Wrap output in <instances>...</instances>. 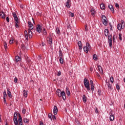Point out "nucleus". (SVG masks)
Masks as SVG:
<instances>
[{
    "label": "nucleus",
    "mask_w": 125,
    "mask_h": 125,
    "mask_svg": "<svg viewBox=\"0 0 125 125\" xmlns=\"http://www.w3.org/2000/svg\"><path fill=\"white\" fill-rule=\"evenodd\" d=\"M3 44L5 49H6L7 48V43H6V42H4Z\"/></svg>",
    "instance_id": "39"
},
{
    "label": "nucleus",
    "mask_w": 125,
    "mask_h": 125,
    "mask_svg": "<svg viewBox=\"0 0 125 125\" xmlns=\"http://www.w3.org/2000/svg\"><path fill=\"white\" fill-rule=\"evenodd\" d=\"M95 113L96 114H98L99 113V112H98V108H97V107L95 108Z\"/></svg>",
    "instance_id": "54"
},
{
    "label": "nucleus",
    "mask_w": 125,
    "mask_h": 125,
    "mask_svg": "<svg viewBox=\"0 0 125 125\" xmlns=\"http://www.w3.org/2000/svg\"><path fill=\"white\" fill-rule=\"evenodd\" d=\"M18 81V79L15 77V79H14V83H17V81Z\"/></svg>",
    "instance_id": "57"
},
{
    "label": "nucleus",
    "mask_w": 125,
    "mask_h": 125,
    "mask_svg": "<svg viewBox=\"0 0 125 125\" xmlns=\"http://www.w3.org/2000/svg\"><path fill=\"white\" fill-rule=\"evenodd\" d=\"M3 100H4V102L5 104H6L7 105V103H6V98H3Z\"/></svg>",
    "instance_id": "58"
},
{
    "label": "nucleus",
    "mask_w": 125,
    "mask_h": 125,
    "mask_svg": "<svg viewBox=\"0 0 125 125\" xmlns=\"http://www.w3.org/2000/svg\"><path fill=\"white\" fill-rule=\"evenodd\" d=\"M78 44L79 47V49H82L83 45H82V42L79 41L78 42Z\"/></svg>",
    "instance_id": "22"
},
{
    "label": "nucleus",
    "mask_w": 125,
    "mask_h": 125,
    "mask_svg": "<svg viewBox=\"0 0 125 125\" xmlns=\"http://www.w3.org/2000/svg\"><path fill=\"white\" fill-rule=\"evenodd\" d=\"M115 7L117 8L120 7V5L118 3H115Z\"/></svg>",
    "instance_id": "60"
},
{
    "label": "nucleus",
    "mask_w": 125,
    "mask_h": 125,
    "mask_svg": "<svg viewBox=\"0 0 125 125\" xmlns=\"http://www.w3.org/2000/svg\"><path fill=\"white\" fill-rule=\"evenodd\" d=\"M109 26H110L109 28H110L111 31H112L113 30V28L112 27V24H111V23H109Z\"/></svg>",
    "instance_id": "49"
},
{
    "label": "nucleus",
    "mask_w": 125,
    "mask_h": 125,
    "mask_svg": "<svg viewBox=\"0 0 125 125\" xmlns=\"http://www.w3.org/2000/svg\"><path fill=\"white\" fill-rule=\"evenodd\" d=\"M66 94L68 96H70V95L71 94V93L70 92V90H69V88L68 87L66 88Z\"/></svg>",
    "instance_id": "26"
},
{
    "label": "nucleus",
    "mask_w": 125,
    "mask_h": 125,
    "mask_svg": "<svg viewBox=\"0 0 125 125\" xmlns=\"http://www.w3.org/2000/svg\"><path fill=\"white\" fill-rule=\"evenodd\" d=\"M86 44V46L88 48V49L90 50V44H89V43L87 42Z\"/></svg>",
    "instance_id": "41"
},
{
    "label": "nucleus",
    "mask_w": 125,
    "mask_h": 125,
    "mask_svg": "<svg viewBox=\"0 0 125 125\" xmlns=\"http://www.w3.org/2000/svg\"><path fill=\"white\" fill-rule=\"evenodd\" d=\"M7 95L10 98H12V95H11V92L9 91V90H7Z\"/></svg>",
    "instance_id": "31"
},
{
    "label": "nucleus",
    "mask_w": 125,
    "mask_h": 125,
    "mask_svg": "<svg viewBox=\"0 0 125 125\" xmlns=\"http://www.w3.org/2000/svg\"><path fill=\"white\" fill-rule=\"evenodd\" d=\"M29 119L27 118H23V123H25V124H29Z\"/></svg>",
    "instance_id": "32"
},
{
    "label": "nucleus",
    "mask_w": 125,
    "mask_h": 125,
    "mask_svg": "<svg viewBox=\"0 0 125 125\" xmlns=\"http://www.w3.org/2000/svg\"><path fill=\"white\" fill-rule=\"evenodd\" d=\"M13 42H14V41L13 40V39H11V41H10V44H12V43H13Z\"/></svg>",
    "instance_id": "55"
},
{
    "label": "nucleus",
    "mask_w": 125,
    "mask_h": 125,
    "mask_svg": "<svg viewBox=\"0 0 125 125\" xmlns=\"http://www.w3.org/2000/svg\"><path fill=\"white\" fill-rule=\"evenodd\" d=\"M93 58L95 61H96L97 60V54H94L93 56Z\"/></svg>",
    "instance_id": "36"
},
{
    "label": "nucleus",
    "mask_w": 125,
    "mask_h": 125,
    "mask_svg": "<svg viewBox=\"0 0 125 125\" xmlns=\"http://www.w3.org/2000/svg\"><path fill=\"white\" fill-rule=\"evenodd\" d=\"M42 59V56L40 55L38 57V60L40 61Z\"/></svg>",
    "instance_id": "56"
},
{
    "label": "nucleus",
    "mask_w": 125,
    "mask_h": 125,
    "mask_svg": "<svg viewBox=\"0 0 125 125\" xmlns=\"http://www.w3.org/2000/svg\"><path fill=\"white\" fill-rule=\"evenodd\" d=\"M98 95H99V96H100V95H101V91L100 90H98Z\"/></svg>",
    "instance_id": "52"
},
{
    "label": "nucleus",
    "mask_w": 125,
    "mask_h": 125,
    "mask_svg": "<svg viewBox=\"0 0 125 125\" xmlns=\"http://www.w3.org/2000/svg\"><path fill=\"white\" fill-rule=\"evenodd\" d=\"M91 14L92 16H95V14L96 13V11H95V9L94 8H92L90 10Z\"/></svg>",
    "instance_id": "13"
},
{
    "label": "nucleus",
    "mask_w": 125,
    "mask_h": 125,
    "mask_svg": "<svg viewBox=\"0 0 125 125\" xmlns=\"http://www.w3.org/2000/svg\"><path fill=\"white\" fill-rule=\"evenodd\" d=\"M57 75L58 77H60V76H61V71H59Z\"/></svg>",
    "instance_id": "48"
},
{
    "label": "nucleus",
    "mask_w": 125,
    "mask_h": 125,
    "mask_svg": "<svg viewBox=\"0 0 125 125\" xmlns=\"http://www.w3.org/2000/svg\"><path fill=\"white\" fill-rule=\"evenodd\" d=\"M16 62H19V61H21V58L18 56H16L15 57Z\"/></svg>",
    "instance_id": "18"
},
{
    "label": "nucleus",
    "mask_w": 125,
    "mask_h": 125,
    "mask_svg": "<svg viewBox=\"0 0 125 125\" xmlns=\"http://www.w3.org/2000/svg\"><path fill=\"white\" fill-rule=\"evenodd\" d=\"M103 22L104 25V26H106V25L108 24V19H106V20H104V21H103Z\"/></svg>",
    "instance_id": "28"
},
{
    "label": "nucleus",
    "mask_w": 125,
    "mask_h": 125,
    "mask_svg": "<svg viewBox=\"0 0 125 125\" xmlns=\"http://www.w3.org/2000/svg\"><path fill=\"white\" fill-rule=\"evenodd\" d=\"M13 17H14V19L15 22H19V21H18L19 20L18 17L16 15V13H13Z\"/></svg>",
    "instance_id": "7"
},
{
    "label": "nucleus",
    "mask_w": 125,
    "mask_h": 125,
    "mask_svg": "<svg viewBox=\"0 0 125 125\" xmlns=\"http://www.w3.org/2000/svg\"><path fill=\"white\" fill-rule=\"evenodd\" d=\"M70 1H71V0H67L65 3V5L68 8H70V4H69L70 3Z\"/></svg>",
    "instance_id": "21"
},
{
    "label": "nucleus",
    "mask_w": 125,
    "mask_h": 125,
    "mask_svg": "<svg viewBox=\"0 0 125 125\" xmlns=\"http://www.w3.org/2000/svg\"><path fill=\"white\" fill-rule=\"evenodd\" d=\"M5 14L3 12H0V16L2 18V19H5V17L4 16Z\"/></svg>",
    "instance_id": "19"
},
{
    "label": "nucleus",
    "mask_w": 125,
    "mask_h": 125,
    "mask_svg": "<svg viewBox=\"0 0 125 125\" xmlns=\"http://www.w3.org/2000/svg\"><path fill=\"white\" fill-rule=\"evenodd\" d=\"M109 115H110L109 120L111 122H113V121L115 120V116L113 114V110H110L109 112Z\"/></svg>",
    "instance_id": "5"
},
{
    "label": "nucleus",
    "mask_w": 125,
    "mask_h": 125,
    "mask_svg": "<svg viewBox=\"0 0 125 125\" xmlns=\"http://www.w3.org/2000/svg\"><path fill=\"white\" fill-rule=\"evenodd\" d=\"M115 39H116V35H113V42H115Z\"/></svg>",
    "instance_id": "46"
},
{
    "label": "nucleus",
    "mask_w": 125,
    "mask_h": 125,
    "mask_svg": "<svg viewBox=\"0 0 125 125\" xmlns=\"http://www.w3.org/2000/svg\"><path fill=\"white\" fill-rule=\"evenodd\" d=\"M113 7V5H108V8H109V9L110 10L111 8H112Z\"/></svg>",
    "instance_id": "59"
},
{
    "label": "nucleus",
    "mask_w": 125,
    "mask_h": 125,
    "mask_svg": "<svg viewBox=\"0 0 125 125\" xmlns=\"http://www.w3.org/2000/svg\"><path fill=\"white\" fill-rule=\"evenodd\" d=\"M70 16L71 17H74V16H75V14L74 13H70Z\"/></svg>",
    "instance_id": "47"
},
{
    "label": "nucleus",
    "mask_w": 125,
    "mask_h": 125,
    "mask_svg": "<svg viewBox=\"0 0 125 125\" xmlns=\"http://www.w3.org/2000/svg\"><path fill=\"white\" fill-rule=\"evenodd\" d=\"M119 40H120V41H122V34H119Z\"/></svg>",
    "instance_id": "53"
},
{
    "label": "nucleus",
    "mask_w": 125,
    "mask_h": 125,
    "mask_svg": "<svg viewBox=\"0 0 125 125\" xmlns=\"http://www.w3.org/2000/svg\"><path fill=\"white\" fill-rule=\"evenodd\" d=\"M48 117L49 119H50L51 121H52V114L49 113L48 115Z\"/></svg>",
    "instance_id": "37"
},
{
    "label": "nucleus",
    "mask_w": 125,
    "mask_h": 125,
    "mask_svg": "<svg viewBox=\"0 0 125 125\" xmlns=\"http://www.w3.org/2000/svg\"><path fill=\"white\" fill-rule=\"evenodd\" d=\"M83 83L85 87L87 88V90H90V86H89V81L85 78L84 79Z\"/></svg>",
    "instance_id": "3"
},
{
    "label": "nucleus",
    "mask_w": 125,
    "mask_h": 125,
    "mask_svg": "<svg viewBox=\"0 0 125 125\" xmlns=\"http://www.w3.org/2000/svg\"><path fill=\"white\" fill-rule=\"evenodd\" d=\"M67 29H70L71 28V26L69 24L67 25Z\"/></svg>",
    "instance_id": "63"
},
{
    "label": "nucleus",
    "mask_w": 125,
    "mask_h": 125,
    "mask_svg": "<svg viewBox=\"0 0 125 125\" xmlns=\"http://www.w3.org/2000/svg\"><path fill=\"white\" fill-rule=\"evenodd\" d=\"M98 69L99 72L101 73V75H103V69H102V67L100 65L98 66Z\"/></svg>",
    "instance_id": "14"
},
{
    "label": "nucleus",
    "mask_w": 125,
    "mask_h": 125,
    "mask_svg": "<svg viewBox=\"0 0 125 125\" xmlns=\"http://www.w3.org/2000/svg\"><path fill=\"white\" fill-rule=\"evenodd\" d=\"M18 23H19V21L15 22V27L16 28H19V25H18Z\"/></svg>",
    "instance_id": "42"
},
{
    "label": "nucleus",
    "mask_w": 125,
    "mask_h": 125,
    "mask_svg": "<svg viewBox=\"0 0 125 125\" xmlns=\"http://www.w3.org/2000/svg\"><path fill=\"white\" fill-rule=\"evenodd\" d=\"M108 42L110 47H113V43L112 42V35H108Z\"/></svg>",
    "instance_id": "4"
},
{
    "label": "nucleus",
    "mask_w": 125,
    "mask_h": 125,
    "mask_svg": "<svg viewBox=\"0 0 125 125\" xmlns=\"http://www.w3.org/2000/svg\"><path fill=\"white\" fill-rule=\"evenodd\" d=\"M59 61L61 64H63L64 63V61H63V58H60Z\"/></svg>",
    "instance_id": "38"
},
{
    "label": "nucleus",
    "mask_w": 125,
    "mask_h": 125,
    "mask_svg": "<svg viewBox=\"0 0 125 125\" xmlns=\"http://www.w3.org/2000/svg\"><path fill=\"white\" fill-rule=\"evenodd\" d=\"M40 125H43V123H42V122L40 121Z\"/></svg>",
    "instance_id": "62"
},
{
    "label": "nucleus",
    "mask_w": 125,
    "mask_h": 125,
    "mask_svg": "<svg viewBox=\"0 0 125 125\" xmlns=\"http://www.w3.org/2000/svg\"><path fill=\"white\" fill-rule=\"evenodd\" d=\"M47 41L48 42V43L49 44H52V38L51 37H48L47 38Z\"/></svg>",
    "instance_id": "8"
},
{
    "label": "nucleus",
    "mask_w": 125,
    "mask_h": 125,
    "mask_svg": "<svg viewBox=\"0 0 125 125\" xmlns=\"http://www.w3.org/2000/svg\"><path fill=\"white\" fill-rule=\"evenodd\" d=\"M24 35L25 39H26L27 41H28V32H27V30L24 31Z\"/></svg>",
    "instance_id": "34"
},
{
    "label": "nucleus",
    "mask_w": 125,
    "mask_h": 125,
    "mask_svg": "<svg viewBox=\"0 0 125 125\" xmlns=\"http://www.w3.org/2000/svg\"><path fill=\"white\" fill-rule=\"evenodd\" d=\"M25 59L27 64H31V60L28 57H25Z\"/></svg>",
    "instance_id": "30"
},
{
    "label": "nucleus",
    "mask_w": 125,
    "mask_h": 125,
    "mask_svg": "<svg viewBox=\"0 0 125 125\" xmlns=\"http://www.w3.org/2000/svg\"><path fill=\"white\" fill-rule=\"evenodd\" d=\"M22 114H26V109L23 108L22 110Z\"/></svg>",
    "instance_id": "45"
},
{
    "label": "nucleus",
    "mask_w": 125,
    "mask_h": 125,
    "mask_svg": "<svg viewBox=\"0 0 125 125\" xmlns=\"http://www.w3.org/2000/svg\"><path fill=\"white\" fill-rule=\"evenodd\" d=\"M110 10L112 11V13H114V12H115V9H114V7L111 8Z\"/></svg>",
    "instance_id": "51"
},
{
    "label": "nucleus",
    "mask_w": 125,
    "mask_h": 125,
    "mask_svg": "<svg viewBox=\"0 0 125 125\" xmlns=\"http://www.w3.org/2000/svg\"><path fill=\"white\" fill-rule=\"evenodd\" d=\"M23 96H24V97H27V95H28V91H26L25 90H23Z\"/></svg>",
    "instance_id": "25"
},
{
    "label": "nucleus",
    "mask_w": 125,
    "mask_h": 125,
    "mask_svg": "<svg viewBox=\"0 0 125 125\" xmlns=\"http://www.w3.org/2000/svg\"><path fill=\"white\" fill-rule=\"evenodd\" d=\"M6 21L7 22H9V18H8V17L6 18Z\"/></svg>",
    "instance_id": "61"
},
{
    "label": "nucleus",
    "mask_w": 125,
    "mask_h": 125,
    "mask_svg": "<svg viewBox=\"0 0 125 125\" xmlns=\"http://www.w3.org/2000/svg\"><path fill=\"white\" fill-rule=\"evenodd\" d=\"M116 88H117V90H119V89H120V85H119V84H116Z\"/></svg>",
    "instance_id": "50"
},
{
    "label": "nucleus",
    "mask_w": 125,
    "mask_h": 125,
    "mask_svg": "<svg viewBox=\"0 0 125 125\" xmlns=\"http://www.w3.org/2000/svg\"><path fill=\"white\" fill-rule=\"evenodd\" d=\"M102 19H103V21L106 20V19H107V18L106 17V16H105V15H102Z\"/></svg>",
    "instance_id": "44"
},
{
    "label": "nucleus",
    "mask_w": 125,
    "mask_h": 125,
    "mask_svg": "<svg viewBox=\"0 0 125 125\" xmlns=\"http://www.w3.org/2000/svg\"><path fill=\"white\" fill-rule=\"evenodd\" d=\"M59 57L60 58H63V53H62V51L60 50L59 51Z\"/></svg>",
    "instance_id": "27"
},
{
    "label": "nucleus",
    "mask_w": 125,
    "mask_h": 125,
    "mask_svg": "<svg viewBox=\"0 0 125 125\" xmlns=\"http://www.w3.org/2000/svg\"><path fill=\"white\" fill-rule=\"evenodd\" d=\"M83 102H84V103H86V101L87 100V98H86V97L85 96V95H83Z\"/></svg>",
    "instance_id": "20"
},
{
    "label": "nucleus",
    "mask_w": 125,
    "mask_h": 125,
    "mask_svg": "<svg viewBox=\"0 0 125 125\" xmlns=\"http://www.w3.org/2000/svg\"><path fill=\"white\" fill-rule=\"evenodd\" d=\"M110 80L111 83H114V77H113V76H111L110 78Z\"/></svg>",
    "instance_id": "43"
},
{
    "label": "nucleus",
    "mask_w": 125,
    "mask_h": 125,
    "mask_svg": "<svg viewBox=\"0 0 125 125\" xmlns=\"http://www.w3.org/2000/svg\"><path fill=\"white\" fill-rule=\"evenodd\" d=\"M56 94L59 96V97H62L63 100H66V93H65V92L64 91H62L61 92V90L60 89H58L56 91Z\"/></svg>",
    "instance_id": "1"
},
{
    "label": "nucleus",
    "mask_w": 125,
    "mask_h": 125,
    "mask_svg": "<svg viewBox=\"0 0 125 125\" xmlns=\"http://www.w3.org/2000/svg\"><path fill=\"white\" fill-rule=\"evenodd\" d=\"M90 83L91 85V89L92 91H93V90H94V85L93 84V81L92 80H90Z\"/></svg>",
    "instance_id": "10"
},
{
    "label": "nucleus",
    "mask_w": 125,
    "mask_h": 125,
    "mask_svg": "<svg viewBox=\"0 0 125 125\" xmlns=\"http://www.w3.org/2000/svg\"><path fill=\"white\" fill-rule=\"evenodd\" d=\"M104 34L105 37H108V35H109V30H108V29H105L104 31Z\"/></svg>",
    "instance_id": "17"
},
{
    "label": "nucleus",
    "mask_w": 125,
    "mask_h": 125,
    "mask_svg": "<svg viewBox=\"0 0 125 125\" xmlns=\"http://www.w3.org/2000/svg\"><path fill=\"white\" fill-rule=\"evenodd\" d=\"M17 120V112H15L14 114L13 121Z\"/></svg>",
    "instance_id": "29"
},
{
    "label": "nucleus",
    "mask_w": 125,
    "mask_h": 125,
    "mask_svg": "<svg viewBox=\"0 0 125 125\" xmlns=\"http://www.w3.org/2000/svg\"><path fill=\"white\" fill-rule=\"evenodd\" d=\"M14 123L15 125H23V122H22V117H21V115H20V114L19 113L18 120H14Z\"/></svg>",
    "instance_id": "2"
},
{
    "label": "nucleus",
    "mask_w": 125,
    "mask_h": 125,
    "mask_svg": "<svg viewBox=\"0 0 125 125\" xmlns=\"http://www.w3.org/2000/svg\"><path fill=\"white\" fill-rule=\"evenodd\" d=\"M83 50L85 52H86V53H88V51L90 50L89 49H88V48L86 46H84L83 47Z\"/></svg>",
    "instance_id": "23"
},
{
    "label": "nucleus",
    "mask_w": 125,
    "mask_h": 125,
    "mask_svg": "<svg viewBox=\"0 0 125 125\" xmlns=\"http://www.w3.org/2000/svg\"><path fill=\"white\" fill-rule=\"evenodd\" d=\"M96 75H97V77H100V75H99V73H96Z\"/></svg>",
    "instance_id": "64"
},
{
    "label": "nucleus",
    "mask_w": 125,
    "mask_h": 125,
    "mask_svg": "<svg viewBox=\"0 0 125 125\" xmlns=\"http://www.w3.org/2000/svg\"><path fill=\"white\" fill-rule=\"evenodd\" d=\"M56 32L57 34H58V35H60V29H59V28L57 27L56 28Z\"/></svg>",
    "instance_id": "35"
},
{
    "label": "nucleus",
    "mask_w": 125,
    "mask_h": 125,
    "mask_svg": "<svg viewBox=\"0 0 125 125\" xmlns=\"http://www.w3.org/2000/svg\"><path fill=\"white\" fill-rule=\"evenodd\" d=\"M38 27H36V30L38 32V33H41L42 32V26H41V25L38 24Z\"/></svg>",
    "instance_id": "9"
},
{
    "label": "nucleus",
    "mask_w": 125,
    "mask_h": 125,
    "mask_svg": "<svg viewBox=\"0 0 125 125\" xmlns=\"http://www.w3.org/2000/svg\"><path fill=\"white\" fill-rule=\"evenodd\" d=\"M42 33L44 35V36H46L47 35V31H46V29H45V28H43Z\"/></svg>",
    "instance_id": "33"
},
{
    "label": "nucleus",
    "mask_w": 125,
    "mask_h": 125,
    "mask_svg": "<svg viewBox=\"0 0 125 125\" xmlns=\"http://www.w3.org/2000/svg\"><path fill=\"white\" fill-rule=\"evenodd\" d=\"M100 8L101 9L104 10L105 8V4H104L103 3H101L100 5Z\"/></svg>",
    "instance_id": "24"
},
{
    "label": "nucleus",
    "mask_w": 125,
    "mask_h": 125,
    "mask_svg": "<svg viewBox=\"0 0 125 125\" xmlns=\"http://www.w3.org/2000/svg\"><path fill=\"white\" fill-rule=\"evenodd\" d=\"M117 29L119 31H121L122 29H123V25L121 23H118L117 24Z\"/></svg>",
    "instance_id": "16"
},
{
    "label": "nucleus",
    "mask_w": 125,
    "mask_h": 125,
    "mask_svg": "<svg viewBox=\"0 0 125 125\" xmlns=\"http://www.w3.org/2000/svg\"><path fill=\"white\" fill-rule=\"evenodd\" d=\"M27 23L29 29L28 30H33V29H34V25L32 24V22L31 21H28Z\"/></svg>",
    "instance_id": "6"
},
{
    "label": "nucleus",
    "mask_w": 125,
    "mask_h": 125,
    "mask_svg": "<svg viewBox=\"0 0 125 125\" xmlns=\"http://www.w3.org/2000/svg\"><path fill=\"white\" fill-rule=\"evenodd\" d=\"M3 94V98H6V96H7V94H6V92L5 91V90L4 91Z\"/></svg>",
    "instance_id": "40"
},
{
    "label": "nucleus",
    "mask_w": 125,
    "mask_h": 125,
    "mask_svg": "<svg viewBox=\"0 0 125 125\" xmlns=\"http://www.w3.org/2000/svg\"><path fill=\"white\" fill-rule=\"evenodd\" d=\"M106 85L108 86V87L109 89H112V84L110 83V81H108L107 82V80L106 81Z\"/></svg>",
    "instance_id": "11"
},
{
    "label": "nucleus",
    "mask_w": 125,
    "mask_h": 125,
    "mask_svg": "<svg viewBox=\"0 0 125 125\" xmlns=\"http://www.w3.org/2000/svg\"><path fill=\"white\" fill-rule=\"evenodd\" d=\"M31 29H28V36L29 39H32V36H33V32L32 31H31Z\"/></svg>",
    "instance_id": "15"
},
{
    "label": "nucleus",
    "mask_w": 125,
    "mask_h": 125,
    "mask_svg": "<svg viewBox=\"0 0 125 125\" xmlns=\"http://www.w3.org/2000/svg\"><path fill=\"white\" fill-rule=\"evenodd\" d=\"M54 115H57V113L58 112V109H57V106H54Z\"/></svg>",
    "instance_id": "12"
}]
</instances>
